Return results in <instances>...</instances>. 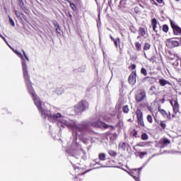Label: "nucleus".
<instances>
[{
    "label": "nucleus",
    "mask_w": 181,
    "mask_h": 181,
    "mask_svg": "<svg viewBox=\"0 0 181 181\" xmlns=\"http://www.w3.org/2000/svg\"><path fill=\"white\" fill-rule=\"evenodd\" d=\"M24 80L25 83V86L27 87L28 91L29 94L32 95V98L34 101V103L35 104L38 111L40 112L43 109L42 107V101L40 100L39 98H37V95L36 94V92H35V89L33 88V86H32V81H30V76H29V74L26 71L24 72Z\"/></svg>",
    "instance_id": "nucleus-1"
},
{
    "label": "nucleus",
    "mask_w": 181,
    "mask_h": 181,
    "mask_svg": "<svg viewBox=\"0 0 181 181\" xmlns=\"http://www.w3.org/2000/svg\"><path fill=\"white\" fill-rule=\"evenodd\" d=\"M88 107V102L86 100H82L74 106V110L76 114H81V112H84V111H86Z\"/></svg>",
    "instance_id": "nucleus-2"
},
{
    "label": "nucleus",
    "mask_w": 181,
    "mask_h": 181,
    "mask_svg": "<svg viewBox=\"0 0 181 181\" xmlns=\"http://www.w3.org/2000/svg\"><path fill=\"white\" fill-rule=\"evenodd\" d=\"M170 104L173 107V115L172 118H176V115H177V112H180V105H179V100L177 98H173L170 100Z\"/></svg>",
    "instance_id": "nucleus-3"
},
{
    "label": "nucleus",
    "mask_w": 181,
    "mask_h": 181,
    "mask_svg": "<svg viewBox=\"0 0 181 181\" xmlns=\"http://www.w3.org/2000/svg\"><path fill=\"white\" fill-rule=\"evenodd\" d=\"M90 125H92V127H94L95 128H100V129H107V128H111L112 130L115 129V127L114 126L108 125L101 120H98L97 122H92L90 123Z\"/></svg>",
    "instance_id": "nucleus-4"
},
{
    "label": "nucleus",
    "mask_w": 181,
    "mask_h": 181,
    "mask_svg": "<svg viewBox=\"0 0 181 181\" xmlns=\"http://www.w3.org/2000/svg\"><path fill=\"white\" fill-rule=\"evenodd\" d=\"M135 115L136 117V123L139 127H141V128H145V121L144 120V112L141 109H137L135 112Z\"/></svg>",
    "instance_id": "nucleus-5"
},
{
    "label": "nucleus",
    "mask_w": 181,
    "mask_h": 181,
    "mask_svg": "<svg viewBox=\"0 0 181 181\" xmlns=\"http://www.w3.org/2000/svg\"><path fill=\"white\" fill-rule=\"evenodd\" d=\"M13 52L16 53V54H17V56H18V57H20V59H21L22 60L21 64L23 67V77L25 78V71L27 72V74H29V73L28 72V66L26 65V61L25 60L23 55L21 54V52H18V50L13 49Z\"/></svg>",
    "instance_id": "nucleus-6"
},
{
    "label": "nucleus",
    "mask_w": 181,
    "mask_h": 181,
    "mask_svg": "<svg viewBox=\"0 0 181 181\" xmlns=\"http://www.w3.org/2000/svg\"><path fill=\"white\" fill-rule=\"evenodd\" d=\"M141 170H142V168H134V169H132L130 171H128L127 173L133 177V178L134 179V180L136 181H141L139 180V176H141Z\"/></svg>",
    "instance_id": "nucleus-7"
},
{
    "label": "nucleus",
    "mask_w": 181,
    "mask_h": 181,
    "mask_svg": "<svg viewBox=\"0 0 181 181\" xmlns=\"http://www.w3.org/2000/svg\"><path fill=\"white\" fill-rule=\"evenodd\" d=\"M170 26L173 29V34L177 36H181V28L175 23V21H170Z\"/></svg>",
    "instance_id": "nucleus-8"
},
{
    "label": "nucleus",
    "mask_w": 181,
    "mask_h": 181,
    "mask_svg": "<svg viewBox=\"0 0 181 181\" xmlns=\"http://www.w3.org/2000/svg\"><path fill=\"white\" fill-rule=\"evenodd\" d=\"M146 98V92L144 90H139L135 95L136 103H142Z\"/></svg>",
    "instance_id": "nucleus-9"
},
{
    "label": "nucleus",
    "mask_w": 181,
    "mask_h": 181,
    "mask_svg": "<svg viewBox=\"0 0 181 181\" xmlns=\"http://www.w3.org/2000/svg\"><path fill=\"white\" fill-rule=\"evenodd\" d=\"M179 45H180L179 41L175 40V38H170L167 40L166 41V46L170 49H172L173 47H177Z\"/></svg>",
    "instance_id": "nucleus-10"
},
{
    "label": "nucleus",
    "mask_w": 181,
    "mask_h": 181,
    "mask_svg": "<svg viewBox=\"0 0 181 181\" xmlns=\"http://www.w3.org/2000/svg\"><path fill=\"white\" fill-rule=\"evenodd\" d=\"M72 166L75 171V176H81V175H86V173H87V171H83L82 168L76 165V164H72Z\"/></svg>",
    "instance_id": "nucleus-11"
},
{
    "label": "nucleus",
    "mask_w": 181,
    "mask_h": 181,
    "mask_svg": "<svg viewBox=\"0 0 181 181\" xmlns=\"http://www.w3.org/2000/svg\"><path fill=\"white\" fill-rule=\"evenodd\" d=\"M42 118H48V119H52V114L50 110H47L45 109H42L39 111Z\"/></svg>",
    "instance_id": "nucleus-12"
},
{
    "label": "nucleus",
    "mask_w": 181,
    "mask_h": 181,
    "mask_svg": "<svg viewBox=\"0 0 181 181\" xmlns=\"http://www.w3.org/2000/svg\"><path fill=\"white\" fill-rule=\"evenodd\" d=\"M158 112H160V114H161L162 117L163 118H165L166 119H169V121H170V119H172V116L170 115V112H166V110L161 109V108H158Z\"/></svg>",
    "instance_id": "nucleus-13"
},
{
    "label": "nucleus",
    "mask_w": 181,
    "mask_h": 181,
    "mask_svg": "<svg viewBox=\"0 0 181 181\" xmlns=\"http://www.w3.org/2000/svg\"><path fill=\"white\" fill-rule=\"evenodd\" d=\"M129 83L134 86L136 83V71H133L129 76Z\"/></svg>",
    "instance_id": "nucleus-14"
},
{
    "label": "nucleus",
    "mask_w": 181,
    "mask_h": 181,
    "mask_svg": "<svg viewBox=\"0 0 181 181\" xmlns=\"http://www.w3.org/2000/svg\"><path fill=\"white\" fill-rule=\"evenodd\" d=\"M15 15L21 21H28V18L26 17V16H25L23 13H21L17 10L15 11Z\"/></svg>",
    "instance_id": "nucleus-15"
},
{
    "label": "nucleus",
    "mask_w": 181,
    "mask_h": 181,
    "mask_svg": "<svg viewBox=\"0 0 181 181\" xmlns=\"http://www.w3.org/2000/svg\"><path fill=\"white\" fill-rule=\"evenodd\" d=\"M76 129V132H86L87 131V126L81 125L79 127L72 126V129Z\"/></svg>",
    "instance_id": "nucleus-16"
},
{
    "label": "nucleus",
    "mask_w": 181,
    "mask_h": 181,
    "mask_svg": "<svg viewBox=\"0 0 181 181\" xmlns=\"http://www.w3.org/2000/svg\"><path fill=\"white\" fill-rule=\"evenodd\" d=\"M158 83H159L160 86H161V87H165V86H167V84L168 86H172V83H170V81H169L165 78L159 79Z\"/></svg>",
    "instance_id": "nucleus-17"
},
{
    "label": "nucleus",
    "mask_w": 181,
    "mask_h": 181,
    "mask_svg": "<svg viewBox=\"0 0 181 181\" xmlns=\"http://www.w3.org/2000/svg\"><path fill=\"white\" fill-rule=\"evenodd\" d=\"M151 26L153 28V30L158 33V30H156V28L158 26V20H156V18L151 19Z\"/></svg>",
    "instance_id": "nucleus-18"
},
{
    "label": "nucleus",
    "mask_w": 181,
    "mask_h": 181,
    "mask_svg": "<svg viewBox=\"0 0 181 181\" xmlns=\"http://www.w3.org/2000/svg\"><path fill=\"white\" fill-rule=\"evenodd\" d=\"M110 39L113 42L115 47L118 48V46H119V45H121V39L119 37L115 39L112 37V35H110Z\"/></svg>",
    "instance_id": "nucleus-19"
},
{
    "label": "nucleus",
    "mask_w": 181,
    "mask_h": 181,
    "mask_svg": "<svg viewBox=\"0 0 181 181\" xmlns=\"http://www.w3.org/2000/svg\"><path fill=\"white\" fill-rule=\"evenodd\" d=\"M155 121L158 124V125L160 127V128L163 129V131H165L166 129V121L165 120H160L159 122L156 121V118H154Z\"/></svg>",
    "instance_id": "nucleus-20"
},
{
    "label": "nucleus",
    "mask_w": 181,
    "mask_h": 181,
    "mask_svg": "<svg viewBox=\"0 0 181 181\" xmlns=\"http://www.w3.org/2000/svg\"><path fill=\"white\" fill-rule=\"evenodd\" d=\"M144 81H147L148 84H153L155 83V78L151 76H146L144 78Z\"/></svg>",
    "instance_id": "nucleus-21"
},
{
    "label": "nucleus",
    "mask_w": 181,
    "mask_h": 181,
    "mask_svg": "<svg viewBox=\"0 0 181 181\" xmlns=\"http://www.w3.org/2000/svg\"><path fill=\"white\" fill-rule=\"evenodd\" d=\"M160 143L164 145V146H168V145H170V140L163 138L160 140Z\"/></svg>",
    "instance_id": "nucleus-22"
},
{
    "label": "nucleus",
    "mask_w": 181,
    "mask_h": 181,
    "mask_svg": "<svg viewBox=\"0 0 181 181\" xmlns=\"http://www.w3.org/2000/svg\"><path fill=\"white\" fill-rule=\"evenodd\" d=\"M132 136L134 138H141V134H139V132H138V130L136 129H133V131L131 132Z\"/></svg>",
    "instance_id": "nucleus-23"
},
{
    "label": "nucleus",
    "mask_w": 181,
    "mask_h": 181,
    "mask_svg": "<svg viewBox=\"0 0 181 181\" xmlns=\"http://www.w3.org/2000/svg\"><path fill=\"white\" fill-rule=\"evenodd\" d=\"M135 47H136V52H141V50H142V44L140 43L139 42H136Z\"/></svg>",
    "instance_id": "nucleus-24"
},
{
    "label": "nucleus",
    "mask_w": 181,
    "mask_h": 181,
    "mask_svg": "<svg viewBox=\"0 0 181 181\" xmlns=\"http://www.w3.org/2000/svg\"><path fill=\"white\" fill-rule=\"evenodd\" d=\"M98 159H100V160L104 161L107 159V155L105 154V153H100L98 155Z\"/></svg>",
    "instance_id": "nucleus-25"
},
{
    "label": "nucleus",
    "mask_w": 181,
    "mask_h": 181,
    "mask_svg": "<svg viewBox=\"0 0 181 181\" xmlns=\"http://www.w3.org/2000/svg\"><path fill=\"white\" fill-rule=\"evenodd\" d=\"M139 34L140 36H145L146 35V28H140L139 29Z\"/></svg>",
    "instance_id": "nucleus-26"
},
{
    "label": "nucleus",
    "mask_w": 181,
    "mask_h": 181,
    "mask_svg": "<svg viewBox=\"0 0 181 181\" xmlns=\"http://www.w3.org/2000/svg\"><path fill=\"white\" fill-rule=\"evenodd\" d=\"M119 149H122V151H125V149H127V143L120 142L119 144Z\"/></svg>",
    "instance_id": "nucleus-27"
},
{
    "label": "nucleus",
    "mask_w": 181,
    "mask_h": 181,
    "mask_svg": "<svg viewBox=\"0 0 181 181\" xmlns=\"http://www.w3.org/2000/svg\"><path fill=\"white\" fill-rule=\"evenodd\" d=\"M162 30L164 33H168V32H169V25H168V24L163 25Z\"/></svg>",
    "instance_id": "nucleus-28"
},
{
    "label": "nucleus",
    "mask_w": 181,
    "mask_h": 181,
    "mask_svg": "<svg viewBox=\"0 0 181 181\" xmlns=\"http://www.w3.org/2000/svg\"><path fill=\"white\" fill-rule=\"evenodd\" d=\"M141 138L142 141H148V139H149V136H148V134L146 133H143L141 136Z\"/></svg>",
    "instance_id": "nucleus-29"
},
{
    "label": "nucleus",
    "mask_w": 181,
    "mask_h": 181,
    "mask_svg": "<svg viewBox=\"0 0 181 181\" xmlns=\"http://www.w3.org/2000/svg\"><path fill=\"white\" fill-rule=\"evenodd\" d=\"M146 119L149 124H153V118L152 117V115H148Z\"/></svg>",
    "instance_id": "nucleus-30"
},
{
    "label": "nucleus",
    "mask_w": 181,
    "mask_h": 181,
    "mask_svg": "<svg viewBox=\"0 0 181 181\" xmlns=\"http://www.w3.org/2000/svg\"><path fill=\"white\" fill-rule=\"evenodd\" d=\"M144 50L145 51L151 50V45L148 42H145L144 46Z\"/></svg>",
    "instance_id": "nucleus-31"
},
{
    "label": "nucleus",
    "mask_w": 181,
    "mask_h": 181,
    "mask_svg": "<svg viewBox=\"0 0 181 181\" xmlns=\"http://www.w3.org/2000/svg\"><path fill=\"white\" fill-rule=\"evenodd\" d=\"M57 118H62V114L58 112L52 115L51 119H56Z\"/></svg>",
    "instance_id": "nucleus-32"
},
{
    "label": "nucleus",
    "mask_w": 181,
    "mask_h": 181,
    "mask_svg": "<svg viewBox=\"0 0 181 181\" xmlns=\"http://www.w3.org/2000/svg\"><path fill=\"white\" fill-rule=\"evenodd\" d=\"M141 74L145 76H148V71H146V69L142 67L141 69Z\"/></svg>",
    "instance_id": "nucleus-33"
},
{
    "label": "nucleus",
    "mask_w": 181,
    "mask_h": 181,
    "mask_svg": "<svg viewBox=\"0 0 181 181\" xmlns=\"http://www.w3.org/2000/svg\"><path fill=\"white\" fill-rule=\"evenodd\" d=\"M108 153H109L110 156H112L113 158H115V156H117V155L116 151H112V150H110L108 151Z\"/></svg>",
    "instance_id": "nucleus-34"
},
{
    "label": "nucleus",
    "mask_w": 181,
    "mask_h": 181,
    "mask_svg": "<svg viewBox=\"0 0 181 181\" xmlns=\"http://www.w3.org/2000/svg\"><path fill=\"white\" fill-rule=\"evenodd\" d=\"M155 90H156V87L155 86H151L149 89V94H151V95H153V94H155Z\"/></svg>",
    "instance_id": "nucleus-35"
},
{
    "label": "nucleus",
    "mask_w": 181,
    "mask_h": 181,
    "mask_svg": "<svg viewBox=\"0 0 181 181\" xmlns=\"http://www.w3.org/2000/svg\"><path fill=\"white\" fill-rule=\"evenodd\" d=\"M69 4L72 11H77V7L76 6V4H74V3H71V1H69Z\"/></svg>",
    "instance_id": "nucleus-36"
},
{
    "label": "nucleus",
    "mask_w": 181,
    "mask_h": 181,
    "mask_svg": "<svg viewBox=\"0 0 181 181\" xmlns=\"http://www.w3.org/2000/svg\"><path fill=\"white\" fill-rule=\"evenodd\" d=\"M122 111L124 114H128V112H129V107H128V105H124L122 108Z\"/></svg>",
    "instance_id": "nucleus-37"
},
{
    "label": "nucleus",
    "mask_w": 181,
    "mask_h": 181,
    "mask_svg": "<svg viewBox=\"0 0 181 181\" xmlns=\"http://www.w3.org/2000/svg\"><path fill=\"white\" fill-rule=\"evenodd\" d=\"M139 158L142 159L145 155H148V152H143V151H139L138 152Z\"/></svg>",
    "instance_id": "nucleus-38"
},
{
    "label": "nucleus",
    "mask_w": 181,
    "mask_h": 181,
    "mask_svg": "<svg viewBox=\"0 0 181 181\" xmlns=\"http://www.w3.org/2000/svg\"><path fill=\"white\" fill-rule=\"evenodd\" d=\"M24 5L25 4L23 3V0H18V6H20V8H21V9H23V8H25Z\"/></svg>",
    "instance_id": "nucleus-39"
},
{
    "label": "nucleus",
    "mask_w": 181,
    "mask_h": 181,
    "mask_svg": "<svg viewBox=\"0 0 181 181\" xmlns=\"http://www.w3.org/2000/svg\"><path fill=\"white\" fill-rule=\"evenodd\" d=\"M103 121H105L106 122H110L111 121V118L107 117L105 116L102 117Z\"/></svg>",
    "instance_id": "nucleus-40"
},
{
    "label": "nucleus",
    "mask_w": 181,
    "mask_h": 181,
    "mask_svg": "<svg viewBox=\"0 0 181 181\" xmlns=\"http://www.w3.org/2000/svg\"><path fill=\"white\" fill-rule=\"evenodd\" d=\"M135 69H136V65L135 64H132L129 66V70H135Z\"/></svg>",
    "instance_id": "nucleus-41"
},
{
    "label": "nucleus",
    "mask_w": 181,
    "mask_h": 181,
    "mask_svg": "<svg viewBox=\"0 0 181 181\" xmlns=\"http://www.w3.org/2000/svg\"><path fill=\"white\" fill-rule=\"evenodd\" d=\"M23 56H24L25 60H26L27 62H29V57H28V55L26 54V52H25V50H23Z\"/></svg>",
    "instance_id": "nucleus-42"
},
{
    "label": "nucleus",
    "mask_w": 181,
    "mask_h": 181,
    "mask_svg": "<svg viewBox=\"0 0 181 181\" xmlns=\"http://www.w3.org/2000/svg\"><path fill=\"white\" fill-rule=\"evenodd\" d=\"M134 12L135 13H141V10H139V7H135L134 8Z\"/></svg>",
    "instance_id": "nucleus-43"
},
{
    "label": "nucleus",
    "mask_w": 181,
    "mask_h": 181,
    "mask_svg": "<svg viewBox=\"0 0 181 181\" xmlns=\"http://www.w3.org/2000/svg\"><path fill=\"white\" fill-rule=\"evenodd\" d=\"M151 4H152V5H155L156 6H159V4H158V3H156V1H155V0H150Z\"/></svg>",
    "instance_id": "nucleus-44"
},
{
    "label": "nucleus",
    "mask_w": 181,
    "mask_h": 181,
    "mask_svg": "<svg viewBox=\"0 0 181 181\" xmlns=\"http://www.w3.org/2000/svg\"><path fill=\"white\" fill-rule=\"evenodd\" d=\"M9 21H10V23L11 25L15 26V22L13 21V20L11 18H9Z\"/></svg>",
    "instance_id": "nucleus-45"
},
{
    "label": "nucleus",
    "mask_w": 181,
    "mask_h": 181,
    "mask_svg": "<svg viewBox=\"0 0 181 181\" xmlns=\"http://www.w3.org/2000/svg\"><path fill=\"white\" fill-rule=\"evenodd\" d=\"M145 145H147V144L141 143V144H136V146H145Z\"/></svg>",
    "instance_id": "nucleus-46"
},
{
    "label": "nucleus",
    "mask_w": 181,
    "mask_h": 181,
    "mask_svg": "<svg viewBox=\"0 0 181 181\" xmlns=\"http://www.w3.org/2000/svg\"><path fill=\"white\" fill-rule=\"evenodd\" d=\"M156 2H158V4H163V5H165V2L163 1V0H156Z\"/></svg>",
    "instance_id": "nucleus-47"
},
{
    "label": "nucleus",
    "mask_w": 181,
    "mask_h": 181,
    "mask_svg": "<svg viewBox=\"0 0 181 181\" xmlns=\"http://www.w3.org/2000/svg\"><path fill=\"white\" fill-rule=\"evenodd\" d=\"M59 30H60V27L58 25V27L56 28L57 33H59Z\"/></svg>",
    "instance_id": "nucleus-48"
},
{
    "label": "nucleus",
    "mask_w": 181,
    "mask_h": 181,
    "mask_svg": "<svg viewBox=\"0 0 181 181\" xmlns=\"http://www.w3.org/2000/svg\"><path fill=\"white\" fill-rule=\"evenodd\" d=\"M178 83H180V86L181 87V78H180V80L178 81Z\"/></svg>",
    "instance_id": "nucleus-49"
},
{
    "label": "nucleus",
    "mask_w": 181,
    "mask_h": 181,
    "mask_svg": "<svg viewBox=\"0 0 181 181\" xmlns=\"http://www.w3.org/2000/svg\"><path fill=\"white\" fill-rule=\"evenodd\" d=\"M4 112L6 111L7 112V114H9V112H8V110L6 109H4Z\"/></svg>",
    "instance_id": "nucleus-50"
},
{
    "label": "nucleus",
    "mask_w": 181,
    "mask_h": 181,
    "mask_svg": "<svg viewBox=\"0 0 181 181\" xmlns=\"http://www.w3.org/2000/svg\"><path fill=\"white\" fill-rule=\"evenodd\" d=\"M69 18L70 19H71V18H73V16H71V14H69Z\"/></svg>",
    "instance_id": "nucleus-51"
},
{
    "label": "nucleus",
    "mask_w": 181,
    "mask_h": 181,
    "mask_svg": "<svg viewBox=\"0 0 181 181\" xmlns=\"http://www.w3.org/2000/svg\"><path fill=\"white\" fill-rule=\"evenodd\" d=\"M152 60H153V57H151V59H150V62H152Z\"/></svg>",
    "instance_id": "nucleus-52"
},
{
    "label": "nucleus",
    "mask_w": 181,
    "mask_h": 181,
    "mask_svg": "<svg viewBox=\"0 0 181 181\" xmlns=\"http://www.w3.org/2000/svg\"><path fill=\"white\" fill-rule=\"evenodd\" d=\"M66 2H70V0H64Z\"/></svg>",
    "instance_id": "nucleus-53"
},
{
    "label": "nucleus",
    "mask_w": 181,
    "mask_h": 181,
    "mask_svg": "<svg viewBox=\"0 0 181 181\" xmlns=\"http://www.w3.org/2000/svg\"><path fill=\"white\" fill-rule=\"evenodd\" d=\"M176 1V2H180V0H175Z\"/></svg>",
    "instance_id": "nucleus-54"
},
{
    "label": "nucleus",
    "mask_w": 181,
    "mask_h": 181,
    "mask_svg": "<svg viewBox=\"0 0 181 181\" xmlns=\"http://www.w3.org/2000/svg\"><path fill=\"white\" fill-rule=\"evenodd\" d=\"M180 44H181V37H180Z\"/></svg>",
    "instance_id": "nucleus-55"
},
{
    "label": "nucleus",
    "mask_w": 181,
    "mask_h": 181,
    "mask_svg": "<svg viewBox=\"0 0 181 181\" xmlns=\"http://www.w3.org/2000/svg\"><path fill=\"white\" fill-rule=\"evenodd\" d=\"M163 101H165V99H163Z\"/></svg>",
    "instance_id": "nucleus-56"
}]
</instances>
